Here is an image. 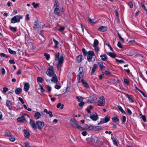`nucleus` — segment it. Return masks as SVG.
<instances>
[{
    "mask_svg": "<svg viewBox=\"0 0 147 147\" xmlns=\"http://www.w3.org/2000/svg\"><path fill=\"white\" fill-rule=\"evenodd\" d=\"M59 53L58 52L55 55V61L58 60V63L57 65V66L58 70L60 69L62 66L63 63L64 61V59L63 56L60 57L59 58Z\"/></svg>",
    "mask_w": 147,
    "mask_h": 147,
    "instance_id": "1",
    "label": "nucleus"
},
{
    "mask_svg": "<svg viewBox=\"0 0 147 147\" xmlns=\"http://www.w3.org/2000/svg\"><path fill=\"white\" fill-rule=\"evenodd\" d=\"M70 124L71 126L74 128H76L81 131L85 129L84 128L80 126L78 123V122L75 119L72 118L70 120Z\"/></svg>",
    "mask_w": 147,
    "mask_h": 147,
    "instance_id": "2",
    "label": "nucleus"
},
{
    "mask_svg": "<svg viewBox=\"0 0 147 147\" xmlns=\"http://www.w3.org/2000/svg\"><path fill=\"white\" fill-rule=\"evenodd\" d=\"M53 68V66H51L49 67L47 71L46 72V74L50 77H52V76L55 74Z\"/></svg>",
    "mask_w": 147,
    "mask_h": 147,
    "instance_id": "3",
    "label": "nucleus"
},
{
    "mask_svg": "<svg viewBox=\"0 0 147 147\" xmlns=\"http://www.w3.org/2000/svg\"><path fill=\"white\" fill-rule=\"evenodd\" d=\"M110 117L108 115L103 118H101L100 122L98 123V125H99L100 124L108 122L110 120Z\"/></svg>",
    "mask_w": 147,
    "mask_h": 147,
    "instance_id": "4",
    "label": "nucleus"
},
{
    "mask_svg": "<svg viewBox=\"0 0 147 147\" xmlns=\"http://www.w3.org/2000/svg\"><path fill=\"white\" fill-rule=\"evenodd\" d=\"M95 55V54L94 52L91 51H89L87 55V59L88 61L90 62L92 61L93 56Z\"/></svg>",
    "mask_w": 147,
    "mask_h": 147,
    "instance_id": "5",
    "label": "nucleus"
},
{
    "mask_svg": "<svg viewBox=\"0 0 147 147\" xmlns=\"http://www.w3.org/2000/svg\"><path fill=\"white\" fill-rule=\"evenodd\" d=\"M105 103V99L103 96H102L99 98L98 102V105L99 106H104Z\"/></svg>",
    "mask_w": 147,
    "mask_h": 147,
    "instance_id": "6",
    "label": "nucleus"
},
{
    "mask_svg": "<svg viewBox=\"0 0 147 147\" xmlns=\"http://www.w3.org/2000/svg\"><path fill=\"white\" fill-rule=\"evenodd\" d=\"M90 141L92 144L93 145H94L95 144H97L98 145L100 144V142L101 143L98 138L97 139L96 138L94 137L91 138Z\"/></svg>",
    "mask_w": 147,
    "mask_h": 147,
    "instance_id": "7",
    "label": "nucleus"
},
{
    "mask_svg": "<svg viewBox=\"0 0 147 147\" xmlns=\"http://www.w3.org/2000/svg\"><path fill=\"white\" fill-rule=\"evenodd\" d=\"M36 123L38 126V129L40 130H41L43 128L44 125V122L40 121H36Z\"/></svg>",
    "mask_w": 147,
    "mask_h": 147,
    "instance_id": "8",
    "label": "nucleus"
},
{
    "mask_svg": "<svg viewBox=\"0 0 147 147\" xmlns=\"http://www.w3.org/2000/svg\"><path fill=\"white\" fill-rule=\"evenodd\" d=\"M90 118L93 121H96L98 119V117L97 114L94 112L93 113V115H91L90 116Z\"/></svg>",
    "mask_w": 147,
    "mask_h": 147,
    "instance_id": "9",
    "label": "nucleus"
},
{
    "mask_svg": "<svg viewBox=\"0 0 147 147\" xmlns=\"http://www.w3.org/2000/svg\"><path fill=\"white\" fill-rule=\"evenodd\" d=\"M97 98L96 96L94 95H92L89 96V100L88 102H90V103H92L96 101Z\"/></svg>",
    "mask_w": 147,
    "mask_h": 147,
    "instance_id": "10",
    "label": "nucleus"
},
{
    "mask_svg": "<svg viewBox=\"0 0 147 147\" xmlns=\"http://www.w3.org/2000/svg\"><path fill=\"white\" fill-rule=\"evenodd\" d=\"M30 124L32 129L34 130H35L36 127V124L33 119H30Z\"/></svg>",
    "mask_w": 147,
    "mask_h": 147,
    "instance_id": "11",
    "label": "nucleus"
},
{
    "mask_svg": "<svg viewBox=\"0 0 147 147\" xmlns=\"http://www.w3.org/2000/svg\"><path fill=\"white\" fill-rule=\"evenodd\" d=\"M6 106L10 110L12 109V102L10 100H7L6 101Z\"/></svg>",
    "mask_w": 147,
    "mask_h": 147,
    "instance_id": "12",
    "label": "nucleus"
},
{
    "mask_svg": "<svg viewBox=\"0 0 147 147\" xmlns=\"http://www.w3.org/2000/svg\"><path fill=\"white\" fill-rule=\"evenodd\" d=\"M52 78H51V81L53 83H55L56 84H57L58 82V79L57 76L56 75H55L52 76Z\"/></svg>",
    "mask_w": 147,
    "mask_h": 147,
    "instance_id": "13",
    "label": "nucleus"
},
{
    "mask_svg": "<svg viewBox=\"0 0 147 147\" xmlns=\"http://www.w3.org/2000/svg\"><path fill=\"white\" fill-rule=\"evenodd\" d=\"M81 69L82 71H81L77 75V77H83L84 75V73L83 72V68L82 67H80L78 70L79 71Z\"/></svg>",
    "mask_w": 147,
    "mask_h": 147,
    "instance_id": "14",
    "label": "nucleus"
},
{
    "mask_svg": "<svg viewBox=\"0 0 147 147\" xmlns=\"http://www.w3.org/2000/svg\"><path fill=\"white\" fill-rule=\"evenodd\" d=\"M30 87L29 83L26 82L24 83V89L25 91L27 92L28 90Z\"/></svg>",
    "mask_w": 147,
    "mask_h": 147,
    "instance_id": "15",
    "label": "nucleus"
},
{
    "mask_svg": "<svg viewBox=\"0 0 147 147\" xmlns=\"http://www.w3.org/2000/svg\"><path fill=\"white\" fill-rule=\"evenodd\" d=\"M107 28L105 26H101L98 29V30L100 32H105L107 30Z\"/></svg>",
    "mask_w": 147,
    "mask_h": 147,
    "instance_id": "16",
    "label": "nucleus"
},
{
    "mask_svg": "<svg viewBox=\"0 0 147 147\" xmlns=\"http://www.w3.org/2000/svg\"><path fill=\"white\" fill-rule=\"evenodd\" d=\"M98 67V66L97 64H94L93 67L92 68L91 72V74H93L94 73L96 69H97Z\"/></svg>",
    "mask_w": 147,
    "mask_h": 147,
    "instance_id": "17",
    "label": "nucleus"
},
{
    "mask_svg": "<svg viewBox=\"0 0 147 147\" xmlns=\"http://www.w3.org/2000/svg\"><path fill=\"white\" fill-rule=\"evenodd\" d=\"M125 96L126 97L128 98L129 101L130 102L133 103L134 102V100L131 98V96L127 94H125Z\"/></svg>",
    "mask_w": 147,
    "mask_h": 147,
    "instance_id": "18",
    "label": "nucleus"
},
{
    "mask_svg": "<svg viewBox=\"0 0 147 147\" xmlns=\"http://www.w3.org/2000/svg\"><path fill=\"white\" fill-rule=\"evenodd\" d=\"M22 92V89L20 88H18L16 89L15 92L16 94H21Z\"/></svg>",
    "mask_w": 147,
    "mask_h": 147,
    "instance_id": "19",
    "label": "nucleus"
},
{
    "mask_svg": "<svg viewBox=\"0 0 147 147\" xmlns=\"http://www.w3.org/2000/svg\"><path fill=\"white\" fill-rule=\"evenodd\" d=\"M82 59V54L78 55L76 58V61L78 63L81 62Z\"/></svg>",
    "mask_w": 147,
    "mask_h": 147,
    "instance_id": "20",
    "label": "nucleus"
},
{
    "mask_svg": "<svg viewBox=\"0 0 147 147\" xmlns=\"http://www.w3.org/2000/svg\"><path fill=\"white\" fill-rule=\"evenodd\" d=\"M41 116V114L38 112H36L34 115V117L36 119H39Z\"/></svg>",
    "mask_w": 147,
    "mask_h": 147,
    "instance_id": "21",
    "label": "nucleus"
},
{
    "mask_svg": "<svg viewBox=\"0 0 147 147\" xmlns=\"http://www.w3.org/2000/svg\"><path fill=\"white\" fill-rule=\"evenodd\" d=\"M24 136L26 138H28L30 136V133L29 131L26 129L24 130Z\"/></svg>",
    "mask_w": 147,
    "mask_h": 147,
    "instance_id": "22",
    "label": "nucleus"
},
{
    "mask_svg": "<svg viewBox=\"0 0 147 147\" xmlns=\"http://www.w3.org/2000/svg\"><path fill=\"white\" fill-rule=\"evenodd\" d=\"M40 26L38 22H35L34 23L33 28L34 29H38L40 28Z\"/></svg>",
    "mask_w": 147,
    "mask_h": 147,
    "instance_id": "23",
    "label": "nucleus"
},
{
    "mask_svg": "<svg viewBox=\"0 0 147 147\" xmlns=\"http://www.w3.org/2000/svg\"><path fill=\"white\" fill-rule=\"evenodd\" d=\"M81 82L82 84L86 88H88L89 87V86L88 84L87 83V82L84 80L83 79H82Z\"/></svg>",
    "mask_w": 147,
    "mask_h": 147,
    "instance_id": "24",
    "label": "nucleus"
},
{
    "mask_svg": "<svg viewBox=\"0 0 147 147\" xmlns=\"http://www.w3.org/2000/svg\"><path fill=\"white\" fill-rule=\"evenodd\" d=\"M26 120L25 118L23 117H21L17 118V120L19 122H23Z\"/></svg>",
    "mask_w": 147,
    "mask_h": 147,
    "instance_id": "25",
    "label": "nucleus"
},
{
    "mask_svg": "<svg viewBox=\"0 0 147 147\" xmlns=\"http://www.w3.org/2000/svg\"><path fill=\"white\" fill-rule=\"evenodd\" d=\"M16 18V20H17V22H20V20L22 19L23 18V16L20 15H17L15 16Z\"/></svg>",
    "mask_w": 147,
    "mask_h": 147,
    "instance_id": "26",
    "label": "nucleus"
},
{
    "mask_svg": "<svg viewBox=\"0 0 147 147\" xmlns=\"http://www.w3.org/2000/svg\"><path fill=\"white\" fill-rule=\"evenodd\" d=\"M98 64L99 66L100 67V69L101 70L104 69L105 68V67L103 65L102 62H98Z\"/></svg>",
    "mask_w": 147,
    "mask_h": 147,
    "instance_id": "27",
    "label": "nucleus"
},
{
    "mask_svg": "<svg viewBox=\"0 0 147 147\" xmlns=\"http://www.w3.org/2000/svg\"><path fill=\"white\" fill-rule=\"evenodd\" d=\"M107 54L111 57L113 58H115L116 57V55L115 53H113L111 52L108 53H107Z\"/></svg>",
    "mask_w": 147,
    "mask_h": 147,
    "instance_id": "28",
    "label": "nucleus"
},
{
    "mask_svg": "<svg viewBox=\"0 0 147 147\" xmlns=\"http://www.w3.org/2000/svg\"><path fill=\"white\" fill-rule=\"evenodd\" d=\"M100 57L103 61H105L107 59V57L105 54L101 55Z\"/></svg>",
    "mask_w": 147,
    "mask_h": 147,
    "instance_id": "29",
    "label": "nucleus"
},
{
    "mask_svg": "<svg viewBox=\"0 0 147 147\" xmlns=\"http://www.w3.org/2000/svg\"><path fill=\"white\" fill-rule=\"evenodd\" d=\"M16 18L15 16L12 18L11 20V23H15L16 22H17V20H16Z\"/></svg>",
    "mask_w": 147,
    "mask_h": 147,
    "instance_id": "30",
    "label": "nucleus"
},
{
    "mask_svg": "<svg viewBox=\"0 0 147 147\" xmlns=\"http://www.w3.org/2000/svg\"><path fill=\"white\" fill-rule=\"evenodd\" d=\"M9 28L10 30L13 32H16L17 31V28L15 27H13L11 26H9Z\"/></svg>",
    "mask_w": 147,
    "mask_h": 147,
    "instance_id": "31",
    "label": "nucleus"
},
{
    "mask_svg": "<svg viewBox=\"0 0 147 147\" xmlns=\"http://www.w3.org/2000/svg\"><path fill=\"white\" fill-rule=\"evenodd\" d=\"M12 135L11 132L9 131H6L5 133V136L6 137H10Z\"/></svg>",
    "mask_w": 147,
    "mask_h": 147,
    "instance_id": "32",
    "label": "nucleus"
},
{
    "mask_svg": "<svg viewBox=\"0 0 147 147\" xmlns=\"http://www.w3.org/2000/svg\"><path fill=\"white\" fill-rule=\"evenodd\" d=\"M118 108V109L121 112V113L125 114H126L125 112L123 109L120 106L118 105L117 107Z\"/></svg>",
    "mask_w": 147,
    "mask_h": 147,
    "instance_id": "33",
    "label": "nucleus"
},
{
    "mask_svg": "<svg viewBox=\"0 0 147 147\" xmlns=\"http://www.w3.org/2000/svg\"><path fill=\"white\" fill-rule=\"evenodd\" d=\"M53 41L54 42L55 44V48H57L58 47V45L59 44V42L56 40L54 38H53Z\"/></svg>",
    "mask_w": 147,
    "mask_h": 147,
    "instance_id": "34",
    "label": "nucleus"
},
{
    "mask_svg": "<svg viewBox=\"0 0 147 147\" xmlns=\"http://www.w3.org/2000/svg\"><path fill=\"white\" fill-rule=\"evenodd\" d=\"M8 51L11 54L16 55V51L12 50L10 48L8 49Z\"/></svg>",
    "mask_w": 147,
    "mask_h": 147,
    "instance_id": "35",
    "label": "nucleus"
},
{
    "mask_svg": "<svg viewBox=\"0 0 147 147\" xmlns=\"http://www.w3.org/2000/svg\"><path fill=\"white\" fill-rule=\"evenodd\" d=\"M82 53L83 54L84 56L85 57L88 54V53L86 50L84 48H83L82 50Z\"/></svg>",
    "mask_w": 147,
    "mask_h": 147,
    "instance_id": "36",
    "label": "nucleus"
},
{
    "mask_svg": "<svg viewBox=\"0 0 147 147\" xmlns=\"http://www.w3.org/2000/svg\"><path fill=\"white\" fill-rule=\"evenodd\" d=\"M98 43H99V42H98V40L96 39H95L94 40L93 47L98 46Z\"/></svg>",
    "mask_w": 147,
    "mask_h": 147,
    "instance_id": "37",
    "label": "nucleus"
},
{
    "mask_svg": "<svg viewBox=\"0 0 147 147\" xmlns=\"http://www.w3.org/2000/svg\"><path fill=\"white\" fill-rule=\"evenodd\" d=\"M128 5L130 8H132L133 7L134 4L131 1H129L128 3Z\"/></svg>",
    "mask_w": 147,
    "mask_h": 147,
    "instance_id": "38",
    "label": "nucleus"
},
{
    "mask_svg": "<svg viewBox=\"0 0 147 147\" xmlns=\"http://www.w3.org/2000/svg\"><path fill=\"white\" fill-rule=\"evenodd\" d=\"M117 34L119 39L123 43H124V39L121 37V35L119 34V32H118Z\"/></svg>",
    "mask_w": 147,
    "mask_h": 147,
    "instance_id": "39",
    "label": "nucleus"
},
{
    "mask_svg": "<svg viewBox=\"0 0 147 147\" xmlns=\"http://www.w3.org/2000/svg\"><path fill=\"white\" fill-rule=\"evenodd\" d=\"M60 10H54V13L59 16H60L61 15L60 13Z\"/></svg>",
    "mask_w": 147,
    "mask_h": 147,
    "instance_id": "40",
    "label": "nucleus"
},
{
    "mask_svg": "<svg viewBox=\"0 0 147 147\" xmlns=\"http://www.w3.org/2000/svg\"><path fill=\"white\" fill-rule=\"evenodd\" d=\"M32 5L34 8H36L39 6V4L38 3H36L35 2L32 3Z\"/></svg>",
    "mask_w": 147,
    "mask_h": 147,
    "instance_id": "41",
    "label": "nucleus"
},
{
    "mask_svg": "<svg viewBox=\"0 0 147 147\" xmlns=\"http://www.w3.org/2000/svg\"><path fill=\"white\" fill-rule=\"evenodd\" d=\"M112 119L113 121L115 122H119V120L118 118H117V117H113L112 118Z\"/></svg>",
    "mask_w": 147,
    "mask_h": 147,
    "instance_id": "42",
    "label": "nucleus"
},
{
    "mask_svg": "<svg viewBox=\"0 0 147 147\" xmlns=\"http://www.w3.org/2000/svg\"><path fill=\"white\" fill-rule=\"evenodd\" d=\"M44 55L46 59L47 60H49V59L50 56L49 54L45 53L44 54Z\"/></svg>",
    "mask_w": 147,
    "mask_h": 147,
    "instance_id": "43",
    "label": "nucleus"
},
{
    "mask_svg": "<svg viewBox=\"0 0 147 147\" xmlns=\"http://www.w3.org/2000/svg\"><path fill=\"white\" fill-rule=\"evenodd\" d=\"M141 5L142 8L143 9L145 10V11H146V14H147V9L146 8L145 6V4L144 3H141Z\"/></svg>",
    "mask_w": 147,
    "mask_h": 147,
    "instance_id": "44",
    "label": "nucleus"
},
{
    "mask_svg": "<svg viewBox=\"0 0 147 147\" xmlns=\"http://www.w3.org/2000/svg\"><path fill=\"white\" fill-rule=\"evenodd\" d=\"M43 80V79L42 77H38L37 78V81L39 83L42 82Z\"/></svg>",
    "mask_w": 147,
    "mask_h": 147,
    "instance_id": "45",
    "label": "nucleus"
},
{
    "mask_svg": "<svg viewBox=\"0 0 147 147\" xmlns=\"http://www.w3.org/2000/svg\"><path fill=\"white\" fill-rule=\"evenodd\" d=\"M39 86L40 87V90L41 92H45V90L43 88L41 84H40Z\"/></svg>",
    "mask_w": 147,
    "mask_h": 147,
    "instance_id": "46",
    "label": "nucleus"
},
{
    "mask_svg": "<svg viewBox=\"0 0 147 147\" xmlns=\"http://www.w3.org/2000/svg\"><path fill=\"white\" fill-rule=\"evenodd\" d=\"M111 74V73L110 72L109 70L108 69L106 70L105 71V73H104V74H105L106 75H110Z\"/></svg>",
    "mask_w": 147,
    "mask_h": 147,
    "instance_id": "47",
    "label": "nucleus"
},
{
    "mask_svg": "<svg viewBox=\"0 0 147 147\" xmlns=\"http://www.w3.org/2000/svg\"><path fill=\"white\" fill-rule=\"evenodd\" d=\"M115 60L117 62H118L120 63H124V61L122 60H119L117 59H116Z\"/></svg>",
    "mask_w": 147,
    "mask_h": 147,
    "instance_id": "48",
    "label": "nucleus"
},
{
    "mask_svg": "<svg viewBox=\"0 0 147 147\" xmlns=\"http://www.w3.org/2000/svg\"><path fill=\"white\" fill-rule=\"evenodd\" d=\"M10 137V138H9V140L10 141L13 142L15 140V138L12 135Z\"/></svg>",
    "mask_w": 147,
    "mask_h": 147,
    "instance_id": "49",
    "label": "nucleus"
},
{
    "mask_svg": "<svg viewBox=\"0 0 147 147\" xmlns=\"http://www.w3.org/2000/svg\"><path fill=\"white\" fill-rule=\"evenodd\" d=\"M124 82L127 85H128L129 84V82L127 78H125L124 80Z\"/></svg>",
    "mask_w": 147,
    "mask_h": 147,
    "instance_id": "50",
    "label": "nucleus"
},
{
    "mask_svg": "<svg viewBox=\"0 0 147 147\" xmlns=\"http://www.w3.org/2000/svg\"><path fill=\"white\" fill-rule=\"evenodd\" d=\"M93 47L94 48V49L95 51L97 53H98L99 50V47H98V46H95V47L93 46Z\"/></svg>",
    "mask_w": 147,
    "mask_h": 147,
    "instance_id": "51",
    "label": "nucleus"
},
{
    "mask_svg": "<svg viewBox=\"0 0 147 147\" xmlns=\"http://www.w3.org/2000/svg\"><path fill=\"white\" fill-rule=\"evenodd\" d=\"M76 98L77 99L78 101L79 102L82 101L83 100V98L82 97H80V98L78 96H77Z\"/></svg>",
    "mask_w": 147,
    "mask_h": 147,
    "instance_id": "52",
    "label": "nucleus"
},
{
    "mask_svg": "<svg viewBox=\"0 0 147 147\" xmlns=\"http://www.w3.org/2000/svg\"><path fill=\"white\" fill-rule=\"evenodd\" d=\"M101 129V127L99 126H96V129L95 130V131H98Z\"/></svg>",
    "mask_w": 147,
    "mask_h": 147,
    "instance_id": "53",
    "label": "nucleus"
},
{
    "mask_svg": "<svg viewBox=\"0 0 147 147\" xmlns=\"http://www.w3.org/2000/svg\"><path fill=\"white\" fill-rule=\"evenodd\" d=\"M117 46L118 47L120 48H123V47L121 45V43L120 42H118L117 44Z\"/></svg>",
    "mask_w": 147,
    "mask_h": 147,
    "instance_id": "54",
    "label": "nucleus"
},
{
    "mask_svg": "<svg viewBox=\"0 0 147 147\" xmlns=\"http://www.w3.org/2000/svg\"><path fill=\"white\" fill-rule=\"evenodd\" d=\"M54 5H59V3H58V2L57 0H54Z\"/></svg>",
    "mask_w": 147,
    "mask_h": 147,
    "instance_id": "55",
    "label": "nucleus"
},
{
    "mask_svg": "<svg viewBox=\"0 0 147 147\" xmlns=\"http://www.w3.org/2000/svg\"><path fill=\"white\" fill-rule=\"evenodd\" d=\"M3 92L6 93L7 91H8V89L5 87L3 88Z\"/></svg>",
    "mask_w": 147,
    "mask_h": 147,
    "instance_id": "56",
    "label": "nucleus"
},
{
    "mask_svg": "<svg viewBox=\"0 0 147 147\" xmlns=\"http://www.w3.org/2000/svg\"><path fill=\"white\" fill-rule=\"evenodd\" d=\"M65 28V27H61L59 29H58V30L60 32H62L63 31Z\"/></svg>",
    "mask_w": 147,
    "mask_h": 147,
    "instance_id": "57",
    "label": "nucleus"
},
{
    "mask_svg": "<svg viewBox=\"0 0 147 147\" xmlns=\"http://www.w3.org/2000/svg\"><path fill=\"white\" fill-rule=\"evenodd\" d=\"M126 118L125 116H123L122 122V123H125L126 121Z\"/></svg>",
    "mask_w": 147,
    "mask_h": 147,
    "instance_id": "58",
    "label": "nucleus"
},
{
    "mask_svg": "<svg viewBox=\"0 0 147 147\" xmlns=\"http://www.w3.org/2000/svg\"><path fill=\"white\" fill-rule=\"evenodd\" d=\"M88 20L89 22L91 23V24H93V23H95L94 22V19H90V18H88Z\"/></svg>",
    "mask_w": 147,
    "mask_h": 147,
    "instance_id": "59",
    "label": "nucleus"
},
{
    "mask_svg": "<svg viewBox=\"0 0 147 147\" xmlns=\"http://www.w3.org/2000/svg\"><path fill=\"white\" fill-rule=\"evenodd\" d=\"M84 104V102H82L80 103L79 104V106L80 107H82Z\"/></svg>",
    "mask_w": 147,
    "mask_h": 147,
    "instance_id": "60",
    "label": "nucleus"
},
{
    "mask_svg": "<svg viewBox=\"0 0 147 147\" xmlns=\"http://www.w3.org/2000/svg\"><path fill=\"white\" fill-rule=\"evenodd\" d=\"M141 118L144 121L146 122V119L145 115H142L141 116Z\"/></svg>",
    "mask_w": 147,
    "mask_h": 147,
    "instance_id": "61",
    "label": "nucleus"
},
{
    "mask_svg": "<svg viewBox=\"0 0 147 147\" xmlns=\"http://www.w3.org/2000/svg\"><path fill=\"white\" fill-rule=\"evenodd\" d=\"M47 89L48 92H50L51 90V88L49 86H47Z\"/></svg>",
    "mask_w": 147,
    "mask_h": 147,
    "instance_id": "62",
    "label": "nucleus"
},
{
    "mask_svg": "<svg viewBox=\"0 0 147 147\" xmlns=\"http://www.w3.org/2000/svg\"><path fill=\"white\" fill-rule=\"evenodd\" d=\"M1 73L2 74L4 75L5 74V70L3 68H1Z\"/></svg>",
    "mask_w": 147,
    "mask_h": 147,
    "instance_id": "63",
    "label": "nucleus"
},
{
    "mask_svg": "<svg viewBox=\"0 0 147 147\" xmlns=\"http://www.w3.org/2000/svg\"><path fill=\"white\" fill-rule=\"evenodd\" d=\"M19 100L21 102L22 104H24V101L23 100V99L21 97H19Z\"/></svg>",
    "mask_w": 147,
    "mask_h": 147,
    "instance_id": "64",
    "label": "nucleus"
}]
</instances>
